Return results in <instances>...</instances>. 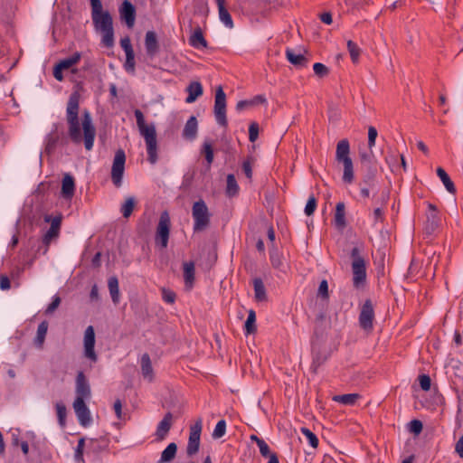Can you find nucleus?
Returning a JSON list of instances; mask_svg holds the SVG:
<instances>
[{
    "label": "nucleus",
    "instance_id": "obj_60",
    "mask_svg": "<svg viewBox=\"0 0 463 463\" xmlns=\"http://www.w3.org/2000/svg\"><path fill=\"white\" fill-rule=\"evenodd\" d=\"M125 69L127 71L133 72L135 71V53L126 54Z\"/></svg>",
    "mask_w": 463,
    "mask_h": 463
},
{
    "label": "nucleus",
    "instance_id": "obj_32",
    "mask_svg": "<svg viewBox=\"0 0 463 463\" xmlns=\"http://www.w3.org/2000/svg\"><path fill=\"white\" fill-rule=\"evenodd\" d=\"M437 175L440 178L447 191L454 194L456 193V187L447 172L442 167H438Z\"/></svg>",
    "mask_w": 463,
    "mask_h": 463
},
{
    "label": "nucleus",
    "instance_id": "obj_21",
    "mask_svg": "<svg viewBox=\"0 0 463 463\" xmlns=\"http://www.w3.org/2000/svg\"><path fill=\"white\" fill-rule=\"evenodd\" d=\"M215 3L218 7L219 18L221 22L227 28L232 29L233 27V21L232 15L230 14L228 9L225 6L226 0H216Z\"/></svg>",
    "mask_w": 463,
    "mask_h": 463
},
{
    "label": "nucleus",
    "instance_id": "obj_6",
    "mask_svg": "<svg viewBox=\"0 0 463 463\" xmlns=\"http://www.w3.org/2000/svg\"><path fill=\"white\" fill-rule=\"evenodd\" d=\"M91 17L97 31L101 33L113 28L112 16L108 11H103L101 3L91 5Z\"/></svg>",
    "mask_w": 463,
    "mask_h": 463
},
{
    "label": "nucleus",
    "instance_id": "obj_31",
    "mask_svg": "<svg viewBox=\"0 0 463 463\" xmlns=\"http://www.w3.org/2000/svg\"><path fill=\"white\" fill-rule=\"evenodd\" d=\"M141 371L142 374L145 378H147L149 381L153 380V367L151 364V359L148 354H144L141 357Z\"/></svg>",
    "mask_w": 463,
    "mask_h": 463
},
{
    "label": "nucleus",
    "instance_id": "obj_53",
    "mask_svg": "<svg viewBox=\"0 0 463 463\" xmlns=\"http://www.w3.org/2000/svg\"><path fill=\"white\" fill-rule=\"evenodd\" d=\"M84 446H85V439H84V438H81L79 439L77 448L75 449L76 461H83Z\"/></svg>",
    "mask_w": 463,
    "mask_h": 463
},
{
    "label": "nucleus",
    "instance_id": "obj_30",
    "mask_svg": "<svg viewBox=\"0 0 463 463\" xmlns=\"http://www.w3.org/2000/svg\"><path fill=\"white\" fill-rule=\"evenodd\" d=\"M177 452V445L175 442H171L167 445V447L161 453V458L157 461V463H169L171 462L176 455Z\"/></svg>",
    "mask_w": 463,
    "mask_h": 463
},
{
    "label": "nucleus",
    "instance_id": "obj_44",
    "mask_svg": "<svg viewBox=\"0 0 463 463\" xmlns=\"http://www.w3.org/2000/svg\"><path fill=\"white\" fill-rule=\"evenodd\" d=\"M59 137L54 133H50L46 137L45 140V151L48 154H51L54 151Z\"/></svg>",
    "mask_w": 463,
    "mask_h": 463
},
{
    "label": "nucleus",
    "instance_id": "obj_11",
    "mask_svg": "<svg viewBox=\"0 0 463 463\" xmlns=\"http://www.w3.org/2000/svg\"><path fill=\"white\" fill-rule=\"evenodd\" d=\"M202 429L203 420L201 418L197 419L194 425L190 427V435L186 448V453L189 457L194 456L199 450Z\"/></svg>",
    "mask_w": 463,
    "mask_h": 463
},
{
    "label": "nucleus",
    "instance_id": "obj_41",
    "mask_svg": "<svg viewBox=\"0 0 463 463\" xmlns=\"http://www.w3.org/2000/svg\"><path fill=\"white\" fill-rule=\"evenodd\" d=\"M269 260H270L271 265L274 269H281V267L283 265V261H282L281 255L279 253V250L276 247H273L270 249Z\"/></svg>",
    "mask_w": 463,
    "mask_h": 463
},
{
    "label": "nucleus",
    "instance_id": "obj_40",
    "mask_svg": "<svg viewBox=\"0 0 463 463\" xmlns=\"http://www.w3.org/2000/svg\"><path fill=\"white\" fill-rule=\"evenodd\" d=\"M359 397L360 395L358 393H347L335 396L334 401L345 405H354Z\"/></svg>",
    "mask_w": 463,
    "mask_h": 463
},
{
    "label": "nucleus",
    "instance_id": "obj_5",
    "mask_svg": "<svg viewBox=\"0 0 463 463\" xmlns=\"http://www.w3.org/2000/svg\"><path fill=\"white\" fill-rule=\"evenodd\" d=\"M350 257L352 259L353 284L354 288H359L366 280L365 260L357 247L352 249Z\"/></svg>",
    "mask_w": 463,
    "mask_h": 463
},
{
    "label": "nucleus",
    "instance_id": "obj_18",
    "mask_svg": "<svg viewBox=\"0 0 463 463\" xmlns=\"http://www.w3.org/2000/svg\"><path fill=\"white\" fill-rule=\"evenodd\" d=\"M173 424V414L167 412L165 414L162 420L158 423L156 430V436L157 440H163L167 436Z\"/></svg>",
    "mask_w": 463,
    "mask_h": 463
},
{
    "label": "nucleus",
    "instance_id": "obj_63",
    "mask_svg": "<svg viewBox=\"0 0 463 463\" xmlns=\"http://www.w3.org/2000/svg\"><path fill=\"white\" fill-rule=\"evenodd\" d=\"M175 293L172 290L163 289L162 298L166 303L173 304L175 301Z\"/></svg>",
    "mask_w": 463,
    "mask_h": 463
},
{
    "label": "nucleus",
    "instance_id": "obj_59",
    "mask_svg": "<svg viewBox=\"0 0 463 463\" xmlns=\"http://www.w3.org/2000/svg\"><path fill=\"white\" fill-rule=\"evenodd\" d=\"M257 446H258V448L260 449V453L262 457L268 458L269 455L273 454L272 452H270L269 447L264 439L258 440Z\"/></svg>",
    "mask_w": 463,
    "mask_h": 463
},
{
    "label": "nucleus",
    "instance_id": "obj_51",
    "mask_svg": "<svg viewBox=\"0 0 463 463\" xmlns=\"http://www.w3.org/2000/svg\"><path fill=\"white\" fill-rule=\"evenodd\" d=\"M60 232L56 230L49 228V230L45 232L43 238V242L44 245L49 246L51 241L53 239H56L59 236Z\"/></svg>",
    "mask_w": 463,
    "mask_h": 463
},
{
    "label": "nucleus",
    "instance_id": "obj_36",
    "mask_svg": "<svg viewBox=\"0 0 463 463\" xmlns=\"http://www.w3.org/2000/svg\"><path fill=\"white\" fill-rule=\"evenodd\" d=\"M81 58V53L79 52H74L71 56L61 60L57 65H59L62 70H68L72 66L76 65Z\"/></svg>",
    "mask_w": 463,
    "mask_h": 463
},
{
    "label": "nucleus",
    "instance_id": "obj_61",
    "mask_svg": "<svg viewBox=\"0 0 463 463\" xmlns=\"http://www.w3.org/2000/svg\"><path fill=\"white\" fill-rule=\"evenodd\" d=\"M377 130L374 127L371 126L368 128V146L370 149H372L373 146L375 145V140L377 137Z\"/></svg>",
    "mask_w": 463,
    "mask_h": 463
},
{
    "label": "nucleus",
    "instance_id": "obj_49",
    "mask_svg": "<svg viewBox=\"0 0 463 463\" xmlns=\"http://www.w3.org/2000/svg\"><path fill=\"white\" fill-rule=\"evenodd\" d=\"M317 208V199L314 195L309 196L306 207H305V213L307 216H310L314 213Z\"/></svg>",
    "mask_w": 463,
    "mask_h": 463
},
{
    "label": "nucleus",
    "instance_id": "obj_20",
    "mask_svg": "<svg viewBox=\"0 0 463 463\" xmlns=\"http://www.w3.org/2000/svg\"><path fill=\"white\" fill-rule=\"evenodd\" d=\"M61 194L64 199L68 200H71L75 194L74 178L69 174H66L62 178Z\"/></svg>",
    "mask_w": 463,
    "mask_h": 463
},
{
    "label": "nucleus",
    "instance_id": "obj_15",
    "mask_svg": "<svg viewBox=\"0 0 463 463\" xmlns=\"http://www.w3.org/2000/svg\"><path fill=\"white\" fill-rule=\"evenodd\" d=\"M119 16L126 23L128 27L132 28L136 21V7L128 1L124 0L118 8Z\"/></svg>",
    "mask_w": 463,
    "mask_h": 463
},
{
    "label": "nucleus",
    "instance_id": "obj_52",
    "mask_svg": "<svg viewBox=\"0 0 463 463\" xmlns=\"http://www.w3.org/2000/svg\"><path fill=\"white\" fill-rule=\"evenodd\" d=\"M203 152L204 154L205 159L209 165H211L213 161V149L210 143L205 142L203 144Z\"/></svg>",
    "mask_w": 463,
    "mask_h": 463
},
{
    "label": "nucleus",
    "instance_id": "obj_37",
    "mask_svg": "<svg viewBox=\"0 0 463 463\" xmlns=\"http://www.w3.org/2000/svg\"><path fill=\"white\" fill-rule=\"evenodd\" d=\"M244 329L246 335L254 334L257 331L256 313L253 309L249 310L248 317L244 325Z\"/></svg>",
    "mask_w": 463,
    "mask_h": 463
},
{
    "label": "nucleus",
    "instance_id": "obj_13",
    "mask_svg": "<svg viewBox=\"0 0 463 463\" xmlns=\"http://www.w3.org/2000/svg\"><path fill=\"white\" fill-rule=\"evenodd\" d=\"M84 356L91 363L98 361V355L95 352V331L92 326H89L84 332Z\"/></svg>",
    "mask_w": 463,
    "mask_h": 463
},
{
    "label": "nucleus",
    "instance_id": "obj_39",
    "mask_svg": "<svg viewBox=\"0 0 463 463\" xmlns=\"http://www.w3.org/2000/svg\"><path fill=\"white\" fill-rule=\"evenodd\" d=\"M135 205L136 199L133 196H128L126 198L120 208V213L124 218H128L132 214Z\"/></svg>",
    "mask_w": 463,
    "mask_h": 463
},
{
    "label": "nucleus",
    "instance_id": "obj_38",
    "mask_svg": "<svg viewBox=\"0 0 463 463\" xmlns=\"http://www.w3.org/2000/svg\"><path fill=\"white\" fill-rule=\"evenodd\" d=\"M90 447L95 453H99L109 448V439L105 438L91 439L90 440Z\"/></svg>",
    "mask_w": 463,
    "mask_h": 463
},
{
    "label": "nucleus",
    "instance_id": "obj_56",
    "mask_svg": "<svg viewBox=\"0 0 463 463\" xmlns=\"http://www.w3.org/2000/svg\"><path fill=\"white\" fill-rule=\"evenodd\" d=\"M317 295L324 299H327L329 298L328 294V283L326 279H323L318 287Z\"/></svg>",
    "mask_w": 463,
    "mask_h": 463
},
{
    "label": "nucleus",
    "instance_id": "obj_64",
    "mask_svg": "<svg viewBox=\"0 0 463 463\" xmlns=\"http://www.w3.org/2000/svg\"><path fill=\"white\" fill-rule=\"evenodd\" d=\"M242 170H243L245 175L247 176V178L251 179L252 168H251V163H250V159L245 160L242 163Z\"/></svg>",
    "mask_w": 463,
    "mask_h": 463
},
{
    "label": "nucleus",
    "instance_id": "obj_43",
    "mask_svg": "<svg viewBox=\"0 0 463 463\" xmlns=\"http://www.w3.org/2000/svg\"><path fill=\"white\" fill-rule=\"evenodd\" d=\"M55 408H56L59 424L61 425V427H64L66 424V414H67L66 406L62 402H57L55 404Z\"/></svg>",
    "mask_w": 463,
    "mask_h": 463
},
{
    "label": "nucleus",
    "instance_id": "obj_45",
    "mask_svg": "<svg viewBox=\"0 0 463 463\" xmlns=\"http://www.w3.org/2000/svg\"><path fill=\"white\" fill-rule=\"evenodd\" d=\"M101 33H102V39H101L102 44L107 48L112 47L114 45V30H113V28L109 29V31L101 32Z\"/></svg>",
    "mask_w": 463,
    "mask_h": 463
},
{
    "label": "nucleus",
    "instance_id": "obj_17",
    "mask_svg": "<svg viewBox=\"0 0 463 463\" xmlns=\"http://www.w3.org/2000/svg\"><path fill=\"white\" fill-rule=\"evenodd\" d=\"M328 356L329 354L320 344L312 343V371L317 373L318 367L327 360Z\"/></svg>",
    "mask_w": 463,
    "mask_h": 463
},
{
    "label": "nucleus",
    "instance_id": "obj_47",
    "mask_svg": "<svg viewBox=\"0 0 463 463\" xmlns=\"http://www.w3.org/2000/svg\"><path fill=\"white\" fill-rule=\"evenodd\" d=\"M61 220L62 216L61 214H59L53 218H52L51 215H45L44 216V222H51V229L56 230L60 232L61 225Z\"/></svg>",
    "mask_w": 463,
    "mask_h": 463
},
{
    "label": "nucleus",
    "instance_id": "obj_3",
    "mask_svg": "<svg viewBox=\"0 0 463 463\" xmlns=\"http://www.w3.org/2000/svg\"><path fill=\"white\" fill-rule=\"evenodd\" d=\"M350 145L347 139H342L337 143L335 159L344 165L343 181L345 184H351L354 181V165L349 156Z\"/></svg>",
    "mask_w": 463,
    "mask_h": 463
},
{
    "label": "nucleus",
    "instance_id": "obj_24",
    "mask_svg": "<svg viewBox=\"0 0 463 463\" xmlns=\"http://www.w3.org/2000/svg\"><path fill=\"white\" fill-rule=\"evenodd\" d=\"M184 269V279L185 287L191 289L194 283L195 267L194 261L184 262L183 265Z\"/></svg>",
    "mask_w": 463,
    "mask_h": 463
},
{
    "label": "nucleus",
    "instance_id": "obj_50",
    "mask_svg": "<svg viewBox=\"0 0 463 463\" xmlns=\"http://www.w3.org/2000/svg\"><path fill=\"white\" fill-rule=\"evenodd\" d=\"M313 70L315 74L320 78L325 77L329 73L328 68L320 62H316L313 65Z\"/></svg>",
    "mask_w": 463,
    "mask_h": 463
},
{
    "label": "nucleus",
    "instance_id": "obj_10",
    "mask_svg": "<svg viewBox=\"0 0 463 463\" xmlns=\"http://www.w3.org/2000/svg\"><path fill=\"white\" fill-rule=\"evenodd\" d=\"M125 163L126 154L123 149L119 148L115 153L111 168V179L116 187H119L122 184Z\"/></svg>",
    "mask_w": 463,
    "mask_h": 463
},
{
    "label": "nucleus",
    "instance_id": "obj_46",
    "mask_svg": "<svg viewBox=\"0 0 463 463\" xmlns=\"http://www.w3.org/2000/svg\"><path fill=\"white\" fill-rule=\"evenodd\" d=\"M301 433L307 438L308 443L312 448H317L318 439L315 433H313L309 429L305 427L301 428Z\"/></svg>",
    "mask_w": 463,
    "mask_h": 463
},
{
    "label": "nucleus",
    "instance_id": "obj_4",
    "mask_svg": "<svg viewBox=\"0 0 463 463\" xmlns=\"http://www.w3.org/2000/svg\"><path fill=\"white\" fill-rule=\"evenodd\" d=\"M192 217L194 220L193 230L194 232L205 231L210 226L212 213L203 199L194 203Z\"/></svg>",
    "mask_w": 463,
    "mask_h": 463
},
{
    "label": "nucleus",
    "instance_id": "obj_23",
    "mask_svg": "<svg viewBox=\"0 0 463 463\" xmlns=\"http://www.w3.org/2000/svg\"><path fill=\"white\" fill-rule=\"evenodd\" d=\"M188 96L185 99L186 103L194 102L198 97L203 95V86L199 81H192L186 88Z\"/></svg>",
    "mask_w": 463,
    "mask_h": 463
},
{
    "label": "nucleus",
    "instance_id": "obj_14",
    "mask_svg": "<svg viewBox=\"0 0 463 463\" xmlns=\"http://www.w3.org/2000/svg\"><path fill=\"white\" fill-rule=\"evenodd\" d=\"M85 400L86 399H81V397H76L72 406L80 424L83 427H88L91 422V417L90 410L85 403Z\"/></svg>",
    "mask_w": 463,
    "mask_h": 463
},
{
    "label": "nucleus",
    "instance_id": "obj_1",
    "mask_svg": "<svg viewBox=\"0 0 463 463\" xmlns=\"http://www.w3.org/2000/svg\"><path fill=\"white\" fill-rule=\"evenodd\" d=\"M80 99L79 90H74L69 97L66 106V121L68 125V137L75 144H84L86 150L93 148L96 137V128L89 110L85 109L80 121Z\"/></svg>",
    "mask_w": 463,
    "mask_h": 463
},
{
    "label": "nucleus",
    "instance_id": "obj_16",
    "mask_svg": "<svg viewBox=\"0 0 463 463\" xmlns=\"http://www.w3.org/2000/svg\"><path fill=\"white\" fill-rule=\"evenodd\" d=\"M75 392L76 397L81 399H90L91 395L90 385L89 381L82 371L78 372L75 380Z\"/></svg>",
    "mask_w": 463,
    "mask_h": 463
},
{
    "label": "nucleus",
    "instance_id": "obj_42",
    "mask_svg": "<svg viewBox=\"0 0 463 463\" xmlns=\"http://www.w3.org/2000/svg\"><path fill=\"white\" fill-rule=\"evenodd\" d=\"M347 50L349 52L351 60L354 63H357L359 61L361 49L360 47L353 41H347Z\"/></svg>",
    "mask_w": 463,
    "mask_h": 463
},
{
    "label": "nucleus",
    "instance_id": "obj_19",
    "mask_svg": "<svg viewBox=\"0 0 463 463\" xmlns=\"http://www.w3.org/2000/svg\"><path fill=\"white\" fill-rule=\"evenodd\" d=\"M145 47L149 57H155L159 51V43L156 33L154 31H147L145 37Z\"/></svg>",
    "mask_w": 463,
    "mask_h": 463
},
{
    "label": "nucleus",
    "instance_id": "obj_57",
    "mask_svg": "<svg viewBox=\"0 0 463 463\" xmlns=\"http://www.w3.org/2000/svg\"><path fill=\"white\" fill-rule=\"evenodd\" d=\"M420 386L423 391H429L431 386L430 377L427 374H421L419 376Z\"/></svg>",
    "mask_w": 463,
    "mask_h": 463
},
{
    "label": "nucleus",
    "instance_id": "obj_58",
    "mask_svg": "<svg viewBox=\"0 0 463 463\" xmlns=\"http://www.w3.org/2000/svg\"><path fill=\"white\" fill-rule=\"evenodd\" d=\"M60 304H61V298L57 295L54 296L52 298V302L48 305V307L45 310V314L50 315V314L53 313L58 308Z\"/></svg>",
    "mask_w": 463,
    "mask_h": 463
},
{
    "label": "nucleus",
    "instance_id": "obj_9",
    "mask_svg": "<svg viewBox=\"0 0 463 463\" xmlns=\"http://www.w3.org/2000/svg\"><path fill=\"white\" fill-rule=\"evenodd\" d=\"M213 110L217 123L220 126L226 128L228 126L226 117V94L224 93L222 86H219L216 90Z\"/></svg>",
    "mask_w": 463,
    "mask_h": 463
},
{
    "label": "nucleus",
    "instance_id": "obj_48",
    "mask_svg": "<svg viewBox=\"0 0 463 463\" xmlns=\"http://www.w3.org/2000/svg\"><path fill=\"white\" fill-rule=\"evenodd\" d=\"M225 432L226 421L224 420H221L217 422L212 435L213 439H220L225 435Z\"/></svg>",
    "mask_w": 463,
    "mask_h": 463
},
{
    "label": "nucleus",
    "instance_id": "obj_34",
    "mask_svg": "<svg viewBox=\"0 0 463 463\" xmlns=\"http://www.w3.org/2000/svg\"><path fill=\"white\" fill-rule=\"evenodd\" d=\"M253 288L256 300L264 301L267 299L265 286L260 278H255L253 279Z\"/></svg>",
    "mask_w": 463,
    "mask_h": 463
},
{
    "label": "nucleus",
    "instance_id": "obj_22",
    "mask_svg": "<svg viewBox=\"0 0 463 463\" xmlns=\"http://www.w3.org/2000/svg\"><path fill=\"white\" fill-rule=\"evenodd\" d=\"M334 223L335 227L339 230H343L346 226L345 205V203L343 202H339L336 203L334 216Z\"/></svg>",
    "mask_w": 463,
    "mask_h": 463
},
{
    "label": "nucleus",
    "instance_id": "obj_62",
    "mask_svg": "<svg viewBox=\"0 0 463 463\" xmlns=\"http://www.w3.org/2000/svg\"><path fill=\"white\" fill-rule=\"evenodd\" d=\"M120 46L126 54L134 52L130 39L128 37H125L120 40Z\"/></svg>",
    "mask_w": 463,
    "mask_h": 463
},
{
    "label": "nucleus",
    "instance_id": "obj_26",
    "mask_svg": "<svg viewBox=\"0 0 463 463\" xmlns=\"http://www.w3.org/2000/svg\"><path fill=\"white\" fill-rule=\"evenodd\" d=\"M198 123L194 116L190 117L186 121L184 130L183 137L189 140H194L197 136Z\"/></svg>",
    "mask_w": 463,
    "mask_h": 463
},
{
    "label": "nucleus",
    "instance_id": "obj_2",
    "mask_svg": "<svg viewBox=\"0 0 463 463\" xmlns=\"http://www.w3.org/2000/svg\"><path fill=\"white\" fill-rule=\"evenodd\" d=\"M134 114L139 133L146 142L147 160L151 165H155L158 160L156 127L154 124H146L144 114L140 109H135Z\"/></svg>",
    "mask_w": 463,
    "mask_h": 463
},
{
    "label": "nucleus",
    "instance_id": "obj_7",
    "mask_svg": "<svg viewBox=\"0 0 463 463\" xmlns=\"http://www.w3.org/2000/svg\"><path fill=\"white\" fill-rule=\"evenodd\" d=\"M377 169L373 165H367L362 175V180L359 184L360 193L364 198H369L370 192L377 187Z\"/></svg>",
    "mask_w": 463,
    "mask_h": 463
},
{
    "label": "nucleus",
    "instance_id": "obj_33",
    "mask_svg": "<svg viewBox=\"0 0 463 463\" xmlns=\"http://www.w3.org/2000/svg\"><path fill=\"white\" fill-rule=\"evenodd\" d=\"M108 287H109V294L111 296L113 303L118 304L119 302V288H118V279L116 276H112L109 279Z\"/></svg>",
    "mask_w": 463,
    "mask_h": 463
},
{
    "label": "nucleus",
    "instance_id": "obj_25",
    "mask_svg": "<svg viewBox=\"0 0 463 463\" xmlns=\"http://www.w3.org/2000/svg\"><path fill=\"white\" fill-rule=\"evenodd\" d=\"M189 44L195 49L206 48L207 41L205 40L201 27L197 26L189 38Z\"/></svg>",
    "mask_w": 463,
    "mask_h": 463
},
{
    "label": "nucleus",
    "instance_id": "obj_55",
    "mask_svg": "<svg viewBox=\"0 0 463 463\" xmlns=\"http://www.w3.org/2000/svg\"><path fill=\"white\" fill-rule=\"evenodd\" d=\"M259 137V124L252 122L249 127V139L250 142H255Z\"/></svg>",
    "mask_w": 463,
    "mask_h": 463
},
{
    "label": "nucleus",
    "instance_id": "obj_28",
    "mask_svg": "<svg viewBox=\"0 0 463 463\" xmlns=\"http://www.w3.org/2000/svg\"><path fill=\"white\" fill-rule=\"evenodd\" d=\"M48 326L49 324L46 320L41 322L38 326L36 335L33 339V344L39 349H42L43 347L45 337L48 331Z\"/></svg>",
    "mask_w": 463,
    "mask_h": 463
},
{
    "label": "nucleus",
    "instance_id": "obj_54",
    "mask_svg": "<svg viewBox=\"0 0 463 463\" xmlns=\"http://www.w3.org/2000/svg\"><path fill=\"white\" fill-rule=\"evenodd\" d=\"M423 428L422 422L419 420H412L409 423V430L411 433L418 435L421 432Z\"/></svg>",
    "mask_w": 463,
    "mask_h": 463
},
{
    "label": "nucleus",
    "instance_id": "obj_35",
    "mask_svg": "<svg viewBox=\"0 0 463 463\" xmlns=\"http://www.w3.org/2000/svg\"><path fill=\"white\" fill-rule=\"evenodd\" d=\"M239 194V185L234 175L229 174L226 180V194L229 197H234Z\"/></svg>",
    "mask_w": 463,
    "mask_h": 463
},
{
    "label": "nucleus",
    "instance_id": "obj_27",
    "mask_svg": "<svg viewBox=\"0 0 463 463\" xmlns=\"http://www.w3.org/2000/svg\"><path fill=\"white\" fill-rule=\"evenodd\" d=\"M286 56L288 61L295 66L303 68L308 64V59L301 53H295L292 49L288 48L286 50Z\"/></svg>",
    "mask_w": 463,
    "mask_h": 463
},
{
    "label": "nucleus",
    "instance_id": "obj_12",
    "mask_svg": "<svg viewBox=\"0 0 463 463\" xmlns=\"http://www.w3.org/2000/svg\"><path fill=\"white\" fill-rule=\"evenodd\" d=\"M374 310L370 299H366L361 307L359 314V325L365 331H371L373 327Z\"/></svg>",
    "mask_w": 463,
    "mask_h": 463
},
{
    "label": "nucleus",
    "instance_id": "obj_29",
    "mask_svg": "<svg viewBox=\"0 0 463 463\" xmlns=\"http://www.w3.org/2000/svg\"><path fill=\"white\" fill-rule=\"evenodd\" d=\"M439 217L438 212H430L427 214V220L424 226V231L427 234H432L439 227Z\"/></svg>",
    "mask_w": 463,
    "mask_h": 463
},
{
    "label": "nucleus",
    "instance_id": "obj_8",
    "mask_svg": "<svg viewBox=\"0 0 463 463\" xmlns=\"http://www.w3.org/2000/svg\"><path fill=\"white\" fill-rule=\"evenodd\" d=\"M170 227V217L168 213L165 211L160 215L155 237L156 243L159 244L163 249L166 248L168 245Z\"/></svg>",
    "mask_w": 463,
    "mask_h": 463
}]
</instances>
